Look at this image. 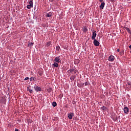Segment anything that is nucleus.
Here are the masks:
<instances>
[{
  "label": "nucleus",
  "instance_id": "nucleus-1",
  "mask_svg": "<svg viewBox=\"0 0 131 131\" xmlns=\"http://www.w3.org/2000/svg\"><path fill=\"white\" fill-rule=\"evenodd\" d=\"M29 5H27V8L30 9L31 8H33V2L32 0H31L29 2Z\"/></svg>",
  "mask_w": 131,
  "mask_h": 131
},
{
  "label": "nucleus",
  "instance_id": "nucleus-2",
  "mask_svg": "<svg viewBox=\"0 0 131 131\" xmlns=\"http://www.w3.org/2000/svg\"><path fill=\"white\" fill-rule=\"evenodd\" d=\"M34 89L37 93H38V92H41V88L36 85V84L34 86Z\"/></svg>",
  "mask_w": 131,
  "mask_h": 131
},
{
  "label": "nucleus",
  "instance_id": "nucleus-3",
  "mask_svg": "<svg viewBox=\"0 0 131 131\" xmlns=\"http://www.w3.org/2000/svg\"><path fill=\"white\" fill-rule=\"evenodd\" d=\"M94 40L93 43L94 46H95V47H99L100 46V42L96 39H94Z\"/></svg>",
  "mask_w": 131,
  "mask_h": 131
},
{
  "label": "nucleus",
  "instance_id": "nucleus-4",
  "mask_svg": "<svg viewBox=\"0 0 131 131\" xmlns=\"http://www.w3.org/2000/svg\"><path fill=\"white\" fill-rule=\"evenodd\" d=\"M123 111H124V113H125V114H128L129 109L127 106H125L124 107Z\"/></svg>",
  "mask_w": 131,
  "mask_h": 131
},
{
  "label": "nucleus",
  "instance_id": "nucleus-5",
  "mask_svg": "<svg viewBox=\"0 0 131 131\" xmlns=\"http://www.w3.org/2000/svg\"><path fill=\"white\" fill-rule=\"evenodd\" d=\"M54 61L55 62H56V63H61V59H60V56L55 57Z\"/></svg>",
  "mask_w": 131,
  "mask_h": 131
},
{
  "label": "nucleus",
  "instance_id": "nucleus-6",
  "mask_svg": "<svg viewBox=\"0 0 131 131\" xmlns=\"http://www.w3.org/2000/svg\"><path fill=\"white\" fill-rule=\"evenodd\" d=\"M69 71L71 73H72V74H73L74 75V74H76V73H77V71L75 69H70Z\"/></svg>",
  "mask_w": 131,
  "mask_h": 131
},
{
  "label": "nucleus",
  "instance_id": "nucleus-7",
  "mask_svg": "<svg viewBox=\"0 0 131 131\" xmlns=\"http://www.w3.org/2000/svg\"><path fill=\"white\" fill-rule=\"evenodd\" d=\"M115 59V58L114 57V56L111 55L108 57V61H110L111 62H113V61H114Z\"/></svg>",
  "mask_w": 131,
  "mask_h": 131
},
{
  "label": "nucleus",
  "instance_id": "nucleus-8",
  "mask_svg": "<svg viewBox=\"0 0 131 131\" xmlns=\"http://www.w3.org/2000/svg\"><path fill=\"white\" fill-rule=\"evenodd\" d=\"M96 31H94L93 32L92 39H96V37L97 36V33H96Z\"/></svg>",
  "mask_w": 131,
  "mask_h": 131
},
{
  "label": "nucleus",
  "instance_id": "nucleus-9",
  "mask_svg": "<svg viewBox=\"0 0 131 131\" xmlns=\"http://www.w3.org/2000/svg\"><path fill=\"white\" fill-rule=\"evenodd\" d=\"M69 119H72V117L74 116V114L72 113H70L68 115Z\"/></svg>",
  "mask_w": 131,
  "mask_h": 131
},
{
  "label": "nucleus",
  "instance_id": "nucleus-10",
  "mask_svg": "<svg viewBox=\"0 0 131 131\" xmlns=\"http://www.w3.org/2000/svg\"><path fill=\"white\" fill-rule=\"evenodd\" d=\"M52 66L58 68L59 67V63L55 62L53 64H52Z\"/></svg>",
  "mask_w": 131,
  "mask_h": 131
},
{
  "label": "nucleus",
  "instance_id": "nucleus-11",
  "mask_svg": "<svg viewBox=\"0 0 131 131\" xmlns=\"http://www.w3.org/2000/svg\"><path fill=\"white\" fill-rule=\"evenodd\" d=\"M104 7H105V3L102 2L101 3V4L99 6L100 10H103V9H104Z\"/></svg>",
  "mask_w": 131,
  "mask_h": 131
},
{
  "label": "nucleus",
  "instance_id": "nucleus-12",
  "mask_svg": "<svg viewBox=\"0 0 131 131\" xmlns=\"http://www.w3.org/2000/svg\"><path fill=\"white\" fill-rule=\"evenodd\" d=\"M27 91L29 92L30 94H32V93L33 92V91L31 89H30V86H29L27 87Z\"/></svg>",
  "mask_w": 131,
  "mask_h": 131
},
{
  "label": "nucleus",
  "instance_id": "nucleus-13",
  "mask_svg": "<svg viewBox=\"0 0 131 131\" xmlns=\"http://www.w3.org/2000/svg\"><path fill=\"white\" fill-rule=\"evenodd\" d=\"M53 15V12H50L46 14L47 17H52Z\"/></svg>",
  "mask_w": 131,
  "mask_h": 131
},
{
  "label": "nucleus",
  "instance_id": "nucleus-14",
  "mask_svg": "<svg viewBox=\"0 0 131 131\" xmlns=\"http://www.w3.org/2000/svg\"><path fill=\"white\" fill-rule=\"evenodd\" d=\"M124 29H125V30H126L127 31V32H128V33H130V34H131V32H130V30L129 29V28L126 27H124Z\"/></svg>",
  "mask_w": 131,
  "mask_h": 131
},
{
  "label": "nucleus",
  "instance_id": "nucleus-15",
  "mask_svg": "<svg viewBox=\"0 0 131 131\" xmlns=\"http://www.w3.org/2000/svg\"><path fill=\"white\" fill-rule=\"evenodd\" d=\"M76 77V75H73L71 76L70 79H71V80H74V79H75Z\"/></svg>",
  "mask_w": 131,
  "mask_h": 131
},
{
  "label": "nucleus",
  "instance_id": "nucleus-16",
  "mask_svg": "<svg viewBox=\"0 0 131 131\" xmlns=\"http://www.w3.org/2000/svg\"><path fill=\"white\" fill-rule=\"evenodd\" d=\"M101 110H103V111H106L107 110V107L105 106H103L100 107Z\"/></svg>",
  "mask_w": 131,
  "mask_h": 131
},
{
  "label": "nucleus",
  "instance_id": "nucleus-17",
  "mask_svg": "<svg viewBox=\"0 0 131 131\" xmlns=\"http://www.w3.org/2000/svg\"><path fill=\"white\" fill-rule=\"evenodd\" d=\"M50 46H52V42L51 41L47 42L46 44V46L50 47Z\"/></svg>",
  "mask_w": 131,
  "mask_h": 131
},
{
  "label": "nucleus",
  "instance_id": "nucleus-18",
  "mask_svg": "<svg viewBox=\"0 0 131 131\" xmlns=\"http://www.w3.org/2000/svg\"><path fill=\"white\" fill-rule=\"evenodd\" d=\"M83 32H86L88 31V28L86 27H83Z\"/></svg>",
  "mask_w": 131,
  "mask_h": 131
},
{
  "label": "nucleus",
  "instance_id": "nucleus-19",
  "mask_svg": "<svg viewBox=\"0 0 131 131\" xmlns=\"http://www.w3.org/2000/svg\"><path fill=\"white\" fill-rule=\"evenodd\" d=\"M52 106H53V107H56V106H57V102H53L52 103Z\"/></svg>",
  "mask_w": 131,
  "mask_h": 131
},
{
  "label": "nucleus",
  "instance_id": "nucleus-20",
  "mask_svg": "<svg viewBox=\"0 0 131 131\" xmlns=\"http://www.w3.org/2000/svg\"><path fill=\"white\" fill-rule=\"evenodd\" d=\"M56 50L58 52H59V51H60V46H56Z\"/></svg>",
  "mask_w": 131,
  "mask_h": 131
},
{
  "label": "nucleus",
  "instance_id": "nucleus-21",
  "mask_svg": "<svg viewBox=\"0 0 131 131\" xmlns=\"http://www.w3.org/2000/svg\"><path fill=\"white\" fill-rule=\"evenodd\" d=\"M38 74L40 75V76H41V75H42V72L41 71H39Z\"/></svg>",
  "mask_w": 131,
  "mask_h": 131
},
{
  "label": "nucleus",
  "instance_id": "nucleus-22",
  "mask_svg": "<svg viewBox=\"0 0 131 131\" xmlns=\"http://www.w3.org/2000/svg\"><path fill=\"white\" fill-rule=\"evenodd\" d=\"M32 46H33V43H32V42L29 43L28 44V47H32Z\"/></svg>",
  "mask_w": 131,
  "mask_h": 131
},
{
  "label": "nucleus",
  "instance_id": "nucleus-23",
  "mask_svg": "<svg viewBox=\"0 0 131 131\" xmlns=\"http://www.w3.org/2000/svg\"><path fill=\"white\" fill-rule=\"evenodd\" d=\"M30 80L31 81H32V80H34V77H31V78H30Z\"/></svg>",
  "mask_w": 131,
  "mask_h": 131
},
{
  "label": "nucleus",
  "instance_id": "nucleus-24",
  "mask_svg": "<svg viewBox=\"0 0 131 131\" xmlns=\"http://www.w3.org/2000/svg\"><path fill=\"white\" fill-rule=\"evenodd\" d=\"M28 79H29V77H26L25 78V80H28Z\"/></svg>",
  "mask_w": 131,
  "mask_h": 131
},
{
  "label": "nucleus",
  "instance_id": "nucleus-25",
  "mask_svg": "<svg viewBox=\"0 0 131 131\" xmlns=\"http://www.w3.org/2000/svg\"><path fill=\"white\" fill-rule=\"evenodd\" d=\"M110 2H112V3H114L115 0H110Z\"/></svg>",
  "mask_w": 131,
  "mask_h": 131
},
{
  "label": "nucleus",
  "instance_id": "nucleus-26",
  "mask_svg": "<svg viewBox=\"0 0 131 131\" xmlns=\"http://www.w3.org/2000/svg\"><path fill=\"white\" fill-rule=\"evenodd\" d=\"M85 85H88V84H89V83H88L87 82H86L85 83H84Z\"/></svg>",
  "mask_w": 131,
  "mask_h": 131
},
{
  "label": "nucleus",
  "instance_id": "nucleus-27",
  "mask_svg": "<svg viewBox=\"0 0 131 131\" xmlns=\"http://www.w3.org/2000/svg\"><path fill=\"white\" fill-rule=\"evenodd\" d=\"M49 2H51V3H52V2H54V0H49Z\"/></svg>",
  "mask_w": 131,
  "mask_h": 131
},
{
  "label": "nucleus",
  "instance_id": "nucleus-28",
  "mask_svg": "<svg viewBox=\"0 0 131 131\" xmlns=\"http://www.w3.org/2000/svg\"><path fill=\"white\" fill-rule=\"evenodd\" d=\"M117 51V52H119L120 50L119 49H118Z\"/></svg>",
  "mask_w": 131,
  "mask_h": 131
},
{
  "label": "nucleus",
  "instance_id": "nucleus-29",
  "mask_svg": "<svg viewBox=\"0 0 131 131\" xmlns=\"http://www.w3.org/2000/svg\"><path fill=\"white\" fill-rule=\"evenodd\" d=\"M99 2H100V3H103V0H99Z\"/></svg>",
  "mask_w": 131,
  "mask_h": 131
},
{
  "label": "nucleus",
  "instance_id": "nucleus-30",
  "mask_svg": "<svg viewBox=\"0 0 131 131\" xmlns=\"http://www.w3.org/2000/svg\"><path fill=\"white\" fill-rule=\"evenodd\" d=\"M128 84L129 85H131V84L129 83H128Z\"/></svg>",
  "mask_w": 131,
  "mask_h": 131
},
{
  "label": "nucleus",
  "instance_id": "nucleus-31",
  "mask_svg": "<svg viewBox=\"0 0 131 131\" xmlns=\"http://www.w3.org/2000/svg\"><path fill=\"white\" fill-rule=\"evenodd\" d=\"M114 120H115H115H116L115 119H114Z\"/></svg>",
  "mask_w": 131,
  "mask_h": 131
},
{
  "label": "nucleus",
  "instance_id": "nucleus-32",
  "mask_svg": "<svg viewBox=\"0 0 131 131\" xmlns=\"http://www.w3.org/2000/svg\"><path fill=\"white\" fill-rule=\"evenodd\" d=\"M114 120H115H115H116L115 119H114Z\"/></svg>",
  "mask_w": 131,
  "mask_h": 131
}]
</instances>
